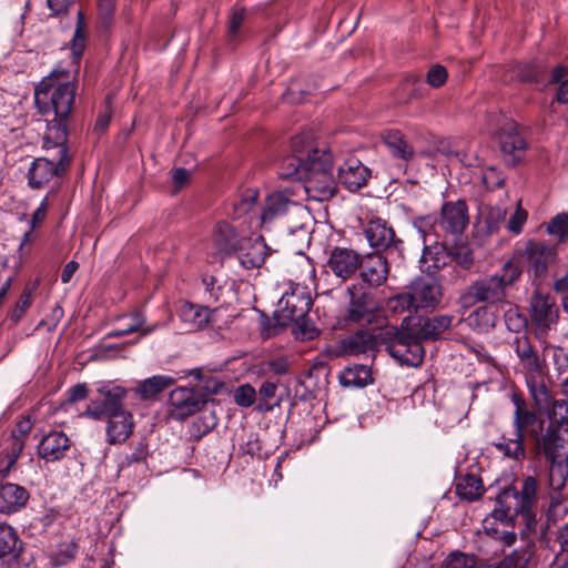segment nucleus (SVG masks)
I'll return each mask as SVG.
<instances>
[{"mask_svg":"<svg viewBox=\"0 0 568 568\" xmlns=\"http://www.w3.org/2000/svg\"><path fill=\"white\" fill-rule=\"evenodd\" d=\"M511 403L515 410L513 427L515 434L534 443L537 454L546 458L564 456L568 449V402L555 398L549 390V398L544 406L534 403L537 412L528 407L521 394L514 393Z\"/></svg>","mask_w":568,"mask_h":568,"instance_id":"f257e3e1","label":"nucleus"},{"mask_svg":"<svg viewBox=\"0 0 568 568\" xmlns=\"http://www.w3.org/2000/svg\"><path fill=\"white\" fill-rule=\"evenodd\" d=\"M75 85L67 72L51 73L36 88L34 103L38 111L45 115V144L67 143L68 120L73 110Z\"/></svg>","mask_w":568,"mask_h":568,"instance_id":"f03ea898","label":"nucleus"},{"mask_svg":"<svg viewBox=\"0 0 568 568\" xmlns=\"http://www.w3.org/2000/svg\"><path fill=\"white\" fill-rule=\"evenodd\" d=\"M511 346L518 358V371L524 376L532 403L544 406L551 390L545 358L539 355L527 334L515 336Z\"/></svg>","mask_w":568,"mask_h":568,"instance_id":"7ed1b4c3","label":"nucleus"},{"mask_svg":"<svg viewBox=\"0 0 568 568\" xmlns=\"http://www.w3.org/2000/svg\"><path fill=\"white\" fill-rule=\"evenodd\" d=\"M538 483L536 477L526 476L523 479L520 490L505 489L497 499L496 507L493 509V517L506 523L520 515L530 528L535 521L531 513L537 500Z\"/></svg>","mask_w":568,"mask_h":568,"instance_id":"20e7f679","label":"nucleus"},{"mask_svg":"<svg viewBox=\"0 0 568 568\" xmlns=\"http://www.w3.org/2000/svg\"><path fill=\"white\" fill-rule=\"evenodd\" d=\"M298 266L301 267V274L297 278L301 284L298 283L290 292H285L277 303L276 313L283 324L303 321L313 304L307 292V284L315 280V266L306 256L301 257Z\"/></svg>","mask_w":568,"mask_h":568,"instance_id":"39448f33","label":"nucleus"},{"mask_svg":"<svg viewBox=\"0 0 568 568\" xmlns=\"http://www.w3.org/2000/svg\"><path fill=\"white\" fill-rule=\"evenodd\" d=\"M302 178L304 191L310 200L322 202L331 199L336 190L332 154L321 149L314 160H308L307 171Z\"/></svg>","mask_w":568,"mask_h":568,"instance_id":"423d86ee","label":"nucleus"},{"mask_svg":"<svg viewBox=\"0 0 568 568\" xmlns=\"http://www.w3.org/2000/svg\"><path fill=\"white\" fill-rule=\"evenodd\" d=\"M489 131L498 134L501 152L511 164L520 161L527 149V142L516 122L503 113H490L487 116Z\"/></svg>","mask_w":568,"mask_h":568,"instance_id":"0eeeda50","label":"nucleus"},{"mask_svg":"<svg viewBox=\"0 0 568 568\" xmlns=\"http://www.w3.org/2000/svg\"><path fill=\"white\" fill-rule=\"evenodd\" d=\"M410 318L406 316L402 322L400 329H397L394 338L387 345L389 355L400 365L417 367L422 364L425 355L422 339L409 327Z\"/></svg>","mask_w":568,"mask_h":568,"instance_id":"6e6552de","label":"nucleus"},{"mask_svg":"<svg viewBox=\"0 0 568 568\" xmlns=\"http://www.w3.org/2000/svg\"><path fill=\"white\" fill-rule=\"evenodd\" d=\"M67 143L64 144H45V134L43 135V148L45 150L58 149L57 156L53 159L37 158L31 163L28 172V183L32 189H41L49 183L54 176L62 175L68 165L70 158L68 155Z\"/></svg>","mask_w":568,"mask_h":568,"instance_id":"1a4fd4ad","label":"nucleus"},{"mask_svg":"<svg viewBox=\"0 0 568 568\" xmlns=\"http://www.w3.org/2000/svg\"><path fill=\"white\" fill-rule=\"evenodd\" d=\"M291 150L292 154L282 161L280 175L302 181V175L307 171L308 160H314L321 149L315 145L310 132H303L292 139Z\"/></svg>","mask_w":568,"mask_h":568,"instance_id":"9d476101","label":"nucleus"},{"mask_svg":"<svg viewBox=\"0 0 568 568\" xmlns=\"http://www.w3.org/2000/svg\"><path fill=\"white\" fill-rule=\"evenodd\" d=\"M559 316V310L555 298L541 291H536L530 298L531 329L537 339L545 342L555 329Z\"/></svg>","mask_w":568,"mask_h":568,"instance_id":"9b49d317","label":"nucleus"},{"mask_svg":"<svg viewBox=\"0 0 568 568\" xmlns=\"http://www.w3.org/2000/svg\"><path fill=\"white\" fill-rule=\"evenodd\" d=\"M97 392L102 396L100 400H91L83 412V416L93 420H103L106 416L125 409L124 399L128 395L126 388L111 382L97 383Z\"/></svg>","mask_w":568,"mask_h":568,"instance_id":"f8f14e48","label":"nucleus"},{"mask_svg":"<svg viewBox=\"0 0 568 568\" xmlns=\"http://www.w3.org/2000/svg\"><path fill=\"white\" fill-rule=\"evenodd\" d=\"M347 292L349 305L346 318L359 325L371 324L382 310L379 301L372 291L362 285H352Z\"/></svg>","mask_w":568,"mask_h":568,"instance_id":"ddd939ff","label":"nucleus"},{"mask_svg":"<svg viewBox=\"0 0 568 568\" xmlns=\"http://www.w3.org/2000/svg\"><path fill=\"white\" fill-rule=\"evenodd\" d=\"M414 311H434L440 302L442 288L438 282L430 277H419L408 290Z\"/></svg>","mask_w":568,"mask_h":568,"instance_id":"4468645a","label":"nucleus"},{"mask_svg":"<svg viewBox=\"0 0 568 568\" xmlns=\"http://www.w3.org/2000/svg\"><path fill=\"white\" fill-rule=\"evenodd\" d=\"M364 234L376 252H399L402 241L396 237L393 227L385 220L381 217L371 220L364 229Z\"/></svg>","mask_w":568,"mask_h":568,"instance_id":"2eb2a0df","label":"nucleus"},{"mask_svg":"<svg viewBox=\"0 0 568 568\" xmlns=\"http://www.w3.org/2000/svg\"><path fill=\"white\" fill-rule=\"evenodd\" d=\"M516 255L519 257L520 263H526L529 271L538 278L554 261L555 250L541 242L530 241L527 243L525 250L518 252Z\"/></svg>","mask_w":568,"mask_h":568,"instance_id":"dca6fc26","label":"nucleus"},{"mask_svg":"<svg viewBox=\"0 0 568 568\" xmlns=\"http://www.w3.org/2000/svg\"><path fill=\"white\" fill-rule=\"evenodd\" d=\"M469 223L468 207L465 201L445 202L440 209L438 226L446 233L462 234Z\"/></svg>","mask_w":568,"mask_h":568,"instance_id":"f3484780","label":"nucleus"},{"mask_svg":"<svg viewBox=\"0 0 568 568\" xmlns=\"http://www.w3.org/2000/svg\"><path fill=\"white\" fill-rule=\"evenodd\" d=\"M292 209L304 212L295 201L291 199V193L287 191H276L268 194L262 207L260 219L263 225L272 223L273 221L284 216Z\"/></svg>","mask_w":568,"mask_h":568,"instance_id":"a211bd4d","label":"nucleus"},{"mask_svg":"<svg viewBox=\"0 0 568 568\" xmlns=\"http://www.w3.org/2000/svg\"><path fill=\"white\" fill-rule=\"evenodd\" d=\"M236 261L246 270L260 267L267 255V246L263 237L242 239L240 245L234 251Z\"/></svg>","mask_w":568,"mask_h":568,"instance_id":"6ab92c4d","label":"nucleus"},{"mask_svg":"<svg viewBox=\"0 0 568 568\" xmlns=\"http://www.w3.org/2000/svg\"><path fill=\"white\" fill-rule=\"evenodd\" d=\"M369 176L371 170L356 158L347 159L337 173L338 182L351 192L365 186Z\"/></svg>","mask_w":568,"mask_h":568,"instance_id":"aec40b11","label":"nucleus"},{"mask_svg":"<svg viewBox=\"0 0 568 568\" xmlns=\"http://www.w3.org/2000/svg\"><path fill=\"white\" fill-rule=\"evenodd\" d=\"M216 310H210L206 306L181 302L178 308V316L186 331H197L204 328L214 321Z\"/></svg>","mask_w":568,"mask_h":568,"instance_id":"412c9836","label":"nucleus"},{"mask_svg":"<svg viewBox=\"0 0 568 568\" xmlns=\"http://www.w3.org/2000/svg\"><path fill=\"white\" fill-rule=\"evenodd\" d=\"M359 265V255L355 251L344 247H335L327 261L329 271L343 281L349 278Z\"/></svg>","mask_w":568,"mask_h":568,"instance_id":"4be33fe9","label":"nucleus"},{"mask_svg":"<svg viewBox=\"0 0 568 568\" xmlns=\"http://www.w3.org/2000/svg\"><path fill=\"white\" fill-rule=\"evenodd\" d=\"M69 449L70 439L60 430L50 432L38 444V455L47 463H54L64 458Z\"/></svg>","mask_w":568,"mask_h":568,"instance_id":"5701e85b","label":"nucleus"},{"mask_svg":"<svg viewBox=\"0 0 568 568\" xmlns=\"http://www.w3.org/2000/svg\"><path fill=\"white\" fill-rule=\"evenodd\" d=\"M376 347L377 341L372 333L358 331L339 341L336 354L347 356L374 355Z\"/></svg>","mask_w":568,"mask_h":568,"instance_id":"b1692460","label":"nucleus"},{"mask_svg":"<svg viewBox=\"0 0 568 568\" xmlns=\"http://www.w3.org/2000/svg\"><path fill=\"white\" fill-rule=\"evenodd\" d=\"M106 419V442L110 445L124 443L133 433L134 422L132 414L124 409L116 414L105 417Z\"/></svg>","mask_w":568,"mask_h":568,"instance_id":"393cba45","label":"nucleus"},{"mask_svg":"<svg viewBox=\"0 0 568 568\" xmlns=\"http://www.w3.org/2000/svg\"><path fill=\"white\" fill-rule=\"evenodd\" d=\"M359 266L363 282L371 286H379L385 283L388 275V265L383 255H368L361 262Z\"/></svg>","mask_w":568,"mask_h":568,"instance_id":"a878e982","label":"nucleus"},{"mask_svg":"<svg viewBox=\"0 0 568 568\" xmlns=\"http://www.w3.org/2000/svg\"><path fill=\"white\" fill-rule=\"evenodd\" d=\"M471 290L477 301L488 303V305L503 302L507 296L506 291L494 274L475 282Z\"/></svg>","mask_w":568,"mask_h":568,"instance_id":"bb28decb","label":"nucleus"},{"mask_svg":"<svg viewBox=\"0 0 568 568\" xmlns=\"http://www.w3.org/2000/svg\"><path fill=\"white\" fill-rule=\"evenodd\" d=\"M560 456H554L552 458H546L549 460L547 486L549 488L550 507L555 508L560 504L558 493L565 487L568 478V469L565 464L557 462Z\"/></svg>","mask_w":568,"mask_h":568,"instance_id":"cd10ccee","label":"nucleus"},{"mask_svg":"<svg viewBox=\"0 0 568 568\" xmlns=\"http://www.w3.org/2000/svg\"><path fill=\"white\" fill-rule=\"evenodd\" d=\"M464 321L476 333H489L498 321L497 307L495 305L479 306L471 311Z\"/></svg>","mask_w":568,"mask_h":568,"instance_id":"c85d7f7f","label":"nucleus"},{"mask_svg":"<svg viewBox=\"0 0 568 568\" xmlns=\"http://www.w3.org/2000/svg\"><path fill=\"white\" fill-rule=\"evenodd\" d=\"M29 499L27 489L17 484L0 486V513L12 514L21 509Z\"/></svg>","mask_w":568,"mask_h":568,"instance_id":"c756f323","label":"nucleus"},{"mask_svg":"<svg viewBox=\"0 0 568 568\" xmlns=\"http://www.w3.org/2000/svg\"><path fill=\"white\" fill-rule=\"evenodd\" d=\"M120 323L121 327L111 332L110 336L122 337L135 332H139L141 336H146L156 331L160 326L159 323L146 325V317L140 311L133 312L129 315H123L120 318Z\"/></svg>","mask_w":568,"mask_h":568,"instance_id":"7c9ffc66","label":"nucleus"},{"mask_svg":"<svg viewBox=\"0 0 568 568\" xmlns=\"http://www.w3.org/2000/svg\"><path fill=\"white\" fill-rule=\"evenodd\" d=\"M383 142L393 158L408 162L414 156V148L405 136L396 130H389L383 134Z\"/></svg>","mask_w":568,"mask_h":568,"instance_id":"2f4dec72","label":"nucleus"},{"mask_svg":"<svg viewBox=\"0 0 568 568\" xmlns=\"http://www.w3.org/2000/svg\"><path fill=\"white\" fill-rule=\"evenodd\" d=\"M452 323L453 316L439 315L433 318H426L424 322L419 321V327L414 328V332L422 341L435 339L447 331L452 326Z\"/></svg>","mask_w":568,"mask_h":568,"instance_id":"473e14b6","label":"nucleus"},{"mask_svg":"<svg viewBox=\"0 0 568 568\" xmlns=\"http://www.w3.org/2000/svg\"><path fill=\"white\" fill-rule=\"evenodd\" d=\"M339 382L345 387H365L373 382L372 371L363 364L346 367L339 375Z\"/></svg>","mask_w":568,"mask_h":568,"instance_id":"72a5a7b5","label":"nucleus"},{"mask_svg":"<svg viewBox=\"0 0 568 568\" xmlns=\"http://www.w3.org/2000/svg\"><path fill=\"white\" fill-rule=\"evenodd\" d=\"M175 379L168 375H154L139 382L135 392L142 399H150L174 384Z\"/></svg>","mask_w":568,"mask_h":568,"instance_id":"f704fd0d","label":"nucleus"},{"mask_svg":"<svg viewBox=\"0 0 568 568\" xmlns=\"http://www.w3.org/2000/svg\"><path fill=\"white\" fill-rule=\"evenodd\" d=\"M455 491L462 499L467 501L476 500L484 493L483 481L474 474L460 476L456 480Z\"/></svg>","mask_w":568,"mask_h":568,"instance_id":"c9c22d12","label":"nucleus"},{"mask_svg":"<svg viewBox=\"0 0 568 568\" xmlns=\"http://www.w3.org/2000/svg\"><path fill=\"white\" fill-rule=\"evenodd\" d=\"M23 450V444L13 438L6 439L0 450V475L8 476L13 469L20 454Z\"/></svg>","mask_w":568,"mask_h":568,"instance_id":"e433bc0d","label":"nucleus"},{"mask_svg":"<svg viewBox=\"0 0 568 568\" xmlns=\"http://www.w3.org/2000/svg\"><path fill=\"white\" fill-rule=\"evenodd\" d=\"M448 260L449 255L443 244L434 242L424 245L420 262L426 266L427 271L444 267Z\"/></svg>","mask_w":568,"mask_h":568,"instance_id":"4c0bfd02","label":"nucleus"},{"mask_svg":"<svg viewBox=\"0 0 568 568\" xmlns=\"http://www.w3.org/2000/svg\"><path fill=\"white\" fill-rule=\"evenodd\" d=\"M510 519L506 523H501L499 519L493 517V511L484 520V527L487 531L494 532V538L499 539L504 546L511 547L517 539V535L514 530H509L508 527L513 526Z\"/></svg>","mask_w":568,"mask_h":568,"instance_id":"58836bf2","label":"nucleus"},{"mask_svg":"<svg viewBox=\"0 0 568 568\" xmlns=\"http://www.w3.org/2000/svg\"><path fill=\"white\" fill-rule=\"evenodd\" d=\"M523 265L519 261V257L515 255L513 258L505 262L503 266L494 273V275L498 278L500 285L507 292L519 281Z\"/></svg>","mask_w":568,"mask_h":568,"instance_id":"ea45409f","label":"nucleus"},{"mask_svg":"<svg viewBox=\"0 0 568 568\" xmlns=\"http://www.w3.org/2000/svg\"><path fill=\"white\" fill-rule=\"evenodd\" d=\"M514 437L503 436L498 443L494 444V446L505 457L520 462L526 458L525 439H523L518 434L514 433Z\"/></svg>","mask_w":568,"mask_h":568,"instance_id":"a19ab883","label":"nucleus"},{"mask_svg":"<svg viewBox=\"0 0 568 568\" xmlns=\"http://www.w3.org/2000/svg\"><path fill=\"white\" fill-rule=\"evenodd\" d=\"M213 240L221 252L230 253L237 247V234L235 229L227 222L216 224Z\"/></svg>","mask_w":568,"mask_h":568,"instance_id":"79ce46f5","label":"nucleus"},{"mask_svg":"<svg viewBox=\"0 0 568 568\" xmlns=\"http://www.w3.org/2000/svg\"><path fill=\"white\" fill-rule=\"evenodd\" d=\"M36 291V285L32 286H26L20 294L19 298L17 300L13 307L8 313V320L11 321L13 324H18L22 321L24 315L27 314L28 310L32 305V294Z\"/></svg>","mask_w":568,"mask_h":568,"instance_id":"37998d69","label":"nucleus"},{"mask_svg":"<svg viewBox=\"0 0 568 568\" xmlns=\"http://www.w3.org/2000/svg\"><path fill=\"white\" fill-rule=\"evenodd\" d=\"M87 23L84 21V16L81 10L77 13V24L73 38L71 40V50L74 59H79L85 49L87 45Z\"/></svg>","mask_w":568,"mask_h":568,"instance_id":"c03bdc74","label":"nucleus"},{"mask_svg":"<svg viewBox=\"0 0 568 568\" xmlns=\"http://www.w3.org/2000/svg\"><path fill=\"white\" fill-rule=\"evenodd\" d=\"M437 223L438 220L434 215L419 216L414 220L413 225L419 234L424 245L437 242L436 236H434Z\"/></svg>","mask_w":568,"mask_h":568,"instance_id":"a18cd8bd","label":"nucleus"},{"mask_svg":"<svg viewBox=\"0 0 568 568\" xmlns=\"http://www.w3.org/2000/svg\"><path fill=\"white\" fill-rule=\"evenodd\" d=\"M508 307L504 312V321L506 327L514 333H521L527 327V317L520 312L519 307L507 304Z\"/></svg>","mask_w":568,"mask_h":568,"instance_id":"49530a36","label":"nucleus"},{"mask_svg":"<svg viewBox=\"0 0 568 568\" xmlns=\"http://www.w3.org/2000/svg\"><path fill=\"white\" fill-rule=\"evenodd\" d=\"M170 403L183 409V414H192L196 403L192 399V392L185 387H178L170 394Z\"/></svg>","mask_w":568,"mask_h":568,"instance_id":"de8ad7c7","label":"nucleus"},{"mask_svg":"<svg viewBox=\"0 0 568 568\" xmlns=\"http://www.w3.org/2000/svg\"><path fill=\"white\" fill-rule=\"evenodd\" d=\"M258 199V191L255 189H248L242 197L233 203V215L236 219L248 214L256 205Z\"/></svg>","mask_w":568,"mask_h":568,"instance_id":"09e8293b","label":"nucleus"},{"mask_svg":"<svg viewBox=\"0 0 568 568\" xmlns=\"http://www.w3.org/2000/svg\"><path fill=\"white\" fill-rule=\"evenodd\" d=\"M310 241L311 232L304 224L290 231L287 242L296 253L301 254L303 248L308 246Z\"/></svg>","mask_w":568,"mask_h":568,"instance_id":"8fccbe9b","label":"nucleus"},{"mask_svg":"<svg viewBox=\"0 0 568 568\" xmlns=\"http://www.w3.org/2000/svg\"><path fill=\"white\" fill-rule=\"evenodd\" d=\"M17 542L18 536L16 530L7 524H0V557L14 551Z\"/></svg>","mask_w":568,"mask_h":568,"instance_id":"3c124183","label":"nucleus"},{"mask_svg":"<svg viewBox=\"0 0 568 568\" xmlns=\"http://www.w3.org/2000/svg\"><path fill=\"white\" fill-rule=\"evenodd\" d=\"M529 555L525 549H515L494 568H528Z\"/></svg>","mask_w":568,"mask_h":568,"instance_id":"603ef678","label":"nucleus"},{"mask_svg":"<svg viewBox=\"0 0 568 568\" xmlns=\"http://www.w3.org/2000/svg\"><path fill=\"white\" fill-rule=\"evenodd\" d=\"M277 385L273 382H263L258 389V404L260 412H270L273 408L271 399L275 397Z\"/></svg>","mask_w":568,"mask_h":568,"instance_id":"864d4df0","label":"nucleus"},{"mask_svg":"<svg viewBox=\"0 0 568 568\" xmlns=\"http://www.w3.org/2000/svg\"><path fill=\"white\" fill-rule=\"evenodd\" d=\"M386 308L393 314H402L406 311H414L413 302L409 293L397 294L387 300Z\"/></svg>","mask_w":568,"mask_h":568,"instance_id":"5fc2aeb1","label":"nucleus"},{"mask_svg":"<svg viewBox=\"0 0 568 568\" xmlns=\"http://www.w3.org/2000/svg\"><path fill=\"white\" fill-rule=\"evenodd\" d=\"M547 232L558 236L561 241L568 239V214L560 213L552 217L547 226Z\"/></svg>","mask_w":568,"mask_h":568,"instance_id":"6e6d98bb","label":"nucleus"},{"mask_svg":"<svg viewBox=\"0 0 568 568\" xmlns=\"http://www.w3.org/2000/svg\"><path fill=\"white\" fill-rule=\"evenodd\" d=\"M116 0H98V14L101 26L110 28L115 13Z\"/></svg>","mask_w":568,"mask_h":568,"instance_id":"4d7b16f0","label":"nucleus"},{"mask_svg":"<svg viewBox=\"0 0 568 568\" xmlns=\"http://www.w3.org/2000/svg\"><path fill=\"white\" fill-rule=\"evenodd\" d=\"M256 390L250 384H243L234 390V402L241 407H250L256 400Z\"/></svg>","mask_w":568,"mask_h":568,"instance_id":"13d9d810","label":"nucleus"},{"mask_svg":"<svg viewBox=\"0 0 568 568\" xmlns=\"http://www.w3.org/2000/svg\"><path fill=\"white\" fill-rule=\"evenodd\" d=\"M475 559L462 552L450 554L442 564L440 568H474Z\"/></svg>","mask_w":568,"mask_h":568,"instance_id":"bf43d9fd","label":"nucleus"},{"mask_svg":"<svg viewBox=\"0 0 568 568\" xmlns=\"http://www.w3.org/2000/svg\"><path fill=\"white\" fill-rule=\"evenodd\" d=\"M515 73L519 81L530 82L539 80L540 71L535 63H524L516 67Z\"/></svg>","mask_w":568,"mask_h":568,"instance_id":"052dcab7","label":"nucleus"},{"mask_svg":"<svg viewBox=\"0 0 568 568\" xmlns=\"http://www.w3.org/2000/svg\"><path fill=\"white\" fill-rule=\"evenodd\" d=\"M481 180L488 190H495L504 184L505 175L495 168H488L483 172Z\"/></svg>","mask_w":568,"mask_h":568,"instance_id":"680f3d73","label":"nucleus"},{"mask_svg":"<svg viewBox=\"0 0 568 568\" xmlns=\"http://www.w3.org/2000/svg\"><path fill=\"white\" fill-rule=\"evenodd\" d=\"M447 71L440 64L433 65L427 72V83L433 88H440L447 80Z\"/></svg>","mask_w":568,"mask_h":568,"instance_id":"e2e57ef3","label":"nucleus"},{"mask_svg":"<svg viewBox=\"0 0 568 568\" xmlns=\"http://www.w3.org/2000/svg\"><path fill=\"white\" fill-rule=\"evenodd\" d=\"M526 221H527V212L518 205L516 211L509 219L508 230L515 234H518L521 232L523 226L526 223Z\"/></svg>","mask_w":568,"mask_h":568,"instance_id":"0e129e2a","label":"nucleus"},{"mask_svg":"<svg viewBox=\"0 0 568 568\" xmlns=\"http://www.w3.org/2000/svg\"><path fill=\"white\" fill-rule=\"evenodd\" d=\"M31 428H32V424L29 418L21 419L18 422V424L13 428L11 435L7 439L16 438L24 445L26 436L29 434Z\"/></svg>","mask_w":568,"mask_h":568,"instance_id":"69168bd1","label":"nucleus"},{"mask_svg":"<svg viewBox=\"0 0 568 568\" xmlns=\"http://www.w3.org/2000/svg\"><path fill=\"white\" fill-rule=\"evenodd\" d=\"M291 362L288 357L280 356L276 358H273L268 362L267 366L271 372L275 373L276 375H284L290 369Z\"/></svg>","mask_w":568,"mask_h":568,"instance_id":"338daca9","label":"nucleus"},{"mask_svg":"<svg viewBox=\"0 0 568 568\" xmlns=\"http://www.w3.org/2000/svg\"><path fill=\"white\" fill-rule=\"evenodd\" d=\"M203 423V434L210 432L217 425V418L214 412L209 409L201 410L200 415L196 418V423Z\"/></svg>","mask_w":568,"mask_h":568,"instance_id":"774afa93","label":"nucleus"}]
</instances>
